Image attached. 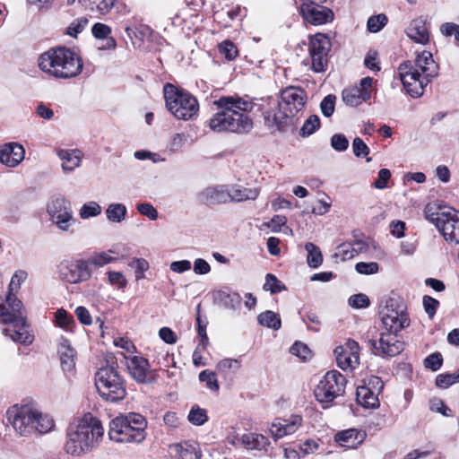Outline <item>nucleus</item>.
Listing matches in <instances>:
<instances>
[{
  "label": "nucleus",
  "mask_w": 459,
  "mask_h": 459,
  "mask_svg": "<svg viewBox=\"0 0 459 459\" xmlns=\"http://www.w3.org/2000/svg\"><path fill=\"white\" fill-rule=\"evenodd\" d=\"M219 52L229 61L235 59L238 54L237 46L230 40H224L219 44Z\"/></svg>",
  "instance_id": "nucleus-43"
},
{
  "label": "nucleus",
  "mask_w": 459,
  "mask_h": 459,
  "mask_svg": "<svg viewBox=\"0 0 459 459\" xmlns=\"http://www.w3.org/2000/svg\"><path fill=\"white\" fill-rule=\"evenodd\" d=\"M186 136L184 134H174L167 143V149L169 152H178L186 143Z\"/></svg>",
  "instance_id": "nucleus-45"
},
{
  "label": "nucleus",
  "mask_w": 459,
  "mask_h": 459,
  "mask_svg": "<svg viewBox=\"0 0 459 459\" xmlns=\"http://www.w3.org/2000/svg\"><path fill=\"white\" fill-rule=\"evenodd\" d=\"M365 437V432L359 431L356 429H349L338 432L334 437V440L341 446L346 448H357L363 443Z\"/></svg>",
  "instance_id": "nucleus-25"
},
{
  "label": "nucleus",
  "mask_w": 459,
  "mask_h": 459,
  "mask_svg": "<svg viewBox=\"0 0 459 459\" xmlns=\"http://www.w3.org/2000/svg\"><path fill=\"white\" fill-rule=\"evenodd\" d=\"M212 297L216 305L223 307L226 309L237 310L241 306V296L228 288L213 291Z\"/></svg>",
  "instance_id": "nucleus-23"
},
{
  "label": "nucleus",
  "mask_w": 459,
  "mask_h": 459,
  "mask_svg": "<svg viewBox=\"0 0 459 459\" xmlns=\"http://www.w3.org/2000/svg\"><path fill=\"white\" fill-rule=\"evenodd\" d=\"M352 150L356 157H366L369 153V148L359 137H355L352 141Z\"/></svg>",
  "instance_id": "nucleus-61"
},
{
  "label": "nucleus",
  "mask_w": 459,
  "mask_h": 459,
  "mask_svg": "<svg viewBox=\"0 0 459 459\" xmlns=\"http://www.w3.org/2000/svg\"><path fill=\"white\" fill-rule=\"evenodd\" d=\"M57 352L63 370L71 371L75 366V351L71 347L68 340L63 339L61 341Z\"/></svg>",
  "instance_id": "nucleus-27"
},
{
  "label": "nucleus",
  "mask_w": 459,
  "mask_h": 459,
  "mask_svg": "<svg viewBox=\"0 0 459 459\" xmlns=\"http://www.w3.org/2000/svg\"><path fill=\"white\" fill-rule=\"evenodd\" d=\"M440 31L445 37L455 36V41L459 46V25L454 22H445L440 26Z\"/></svg>",
  "instance_id": "nucleus-56"
},
{
  "label": "nucleus",
  "mask_w": 459,
  "mask_h": 459,
  "mask_svg": "<svg viewBox=\"0 0 459 459\" xmlns=\"http://www.w3.org/2000/svg\"><path fill=\"white\" fill-rule=\"evenodd\" d=\"M443 364V357L440 352H434L429 355L424 359V366L426 368L431 369L432 371L438 370Z\"/></svg>",
  "instance_id": "nucleus-50"
},
{
  "label": "nucleus",
  "mask_w": 459,
  "mask_h": 459,
  "mask_svg": "<svg viewBox=\"0 0 459 459\" xmlns=\"http://www.w3.org/2000/svg\"><path fill=\"white\" fill-rule=\"evenodd\" d=\"M240 368V361L235 359H221L216 366V368L220 372L226 373L230 370L237 371Z\"/></svg>",
  "instance_id": "nucleus-54"
},
{
  "label": "nucleus",
  "mask_w": 459,
  "mask_h": 459,
  "mask_svg": "<svg viewBox=\"0 0 459 459\" xmlns=\"http://www.w3.org/2000/svg\"><path fill=\"white\" fill-rule=\"evenodd\" d=\"M163 94L166 108L177 119L186 121L197 115L199 103L189 91L171 83H166L163 87Z\"/></svg>",
  "instance_id": "nucleus-9"
},
{
  "label": "nucleus",
  "mask_w": 459,
  "mask_h": 459,
  "mask_svg": "<svg viewBox=\"0 0 459 459\" xmlns=\"http://www.w3.org/2000/svg\"><path fill=\"white\" fill-rule=\"evenodd\" d=\"M58 277L70 284H79L91 279V268L82 258L63 260L57 267Z\"/></svg>",
  "instance_id": "nucleus-16"
},
{
  "label": "nucleus",
  "mask_w": 459,
  "mask_h": 459,
  "mask_svg": "<svg viewBox=\"0 0 459 459\" xmlns=\"http://www.w3.org/2000/svg\"><path fill=\"white\" fill-rule=\"evenodd\" d=\"M407 36L416 43L427 44L429 39L425 21L421 18L413 20L406 30Z\"/></svg>",
  "instance_id": "nucleus-26"
},
{
  "label": "nucleus",
  "mask_w": 459,
  "mask_h": 459,
  "mask_svg": "<svg viewBox=\"0 0 459 459\" xmlns=\"http://www.w3.org/2000/svg\"><path fill=\"white\" fill-rule=\"evenodd\" d=\"M112 255H117V251L113 248L107 251L93 252L84 260L87 263L88 268H91V266L100 268L117 260V257Z\"/></svg>",
  "instance_id": "nucleus-30"
},
{
  "label": "nucleus",
  "mask_w": 459,
  "mask_h": 459,
  "mask_svg": "<svg viewBox=\"0 0 459 459\" xmlns=\"http://www.w3.org/2000/svg\"><path fill=\"white\" fill-rule=\"evenodd\" d=\"M228 185L208 186L198 194V199L202 204L215 205L230 203Z\"/></svg>",
  "instance_id": "nucleus-19"
},
{
  "label": "nucleus",
  "mask_w": 459,
  "mask_h": 459,
  "mask_svg": "<svg viewBox=\"0 0 459 459\" xmlns=\"http://www.w3.org/2000/svg\"><path fill=\"white\" fill-rule=\"evenodd\" d=\"M422 303L425 312L428 314L429 317L432 319L436 315L439 301L430 296L425 295Z\"/></svg>",
  "instance_id": "nucleus-57"
},
{
  "label": "nucleus",
  "mask_w": 459,
  "mask_h": 459,
  "mask_svg": "<svg viewBox=\"0 0 459 459\" xmlns=\"http://www.w3.org/2000/svg\"><path fill=\"white\" fill-rule=\"evenodd\" d=\"M431 221L442 233L446 241L459 244V212L449 208L431 215Z\"/></svg>",
  "instance_id": "nucleus-15"
},
{
  "label": "nucleus",
  "mask_w": 459,
  "mask_h": 459,
  "mask_svg": "<svg viewBox=\"0 0 459 459\" xmlns=\"http://www.w3.org/2000/svg\"><path fill=\"white\" fill-rule=\"evenodd\" d=\"M213 105L218 111L209 120L212 131L245 134L252 130L253 120L247 115L255 106L251 100L238 95L221 96L213 101Z\"/></svg>",
  "instance_id": "nucleus-2"
},
{
  "label": "nucleus",
  "mask_w": 459,
  "mask_h": 459,
  "mask_svg": "<svg viewBox=\"0 0 459 459\" xmlns=\"http://www.w3.org/2000/svg\"><path fill=\"white\" fill-rule=\"evenodd\" d=\"M343 102L351 107H357L371 98V93L360 92L357 86L346 88L342 92Z\"/></svg>",
  "instance_id": "nucleus-32"
},
{
  "label": "nucleus",
  "mask_w": 459,
  "mask_h": 459,
  "mask_svg": "<svg viewBox=\"0 0 459 459\" xmlns=\"http://www.w3.org/2000/svg\"><path fill=\"white\" fill-rule=\"evenodd\" d=\"M91 32L96 39H102L109 36L111 29L104 23L97 22L92 26Z\"/></svg>",
  "instance_id": "nucleus-64"
},
{
  "label": "nucleus",
  "mask_w": 459,
  "mask_h": 459,
  "mask_svg": "<svg viewBox=\"0 0 459 459\" xmlns=\"http://www.w3.org/2000/svg\"><path fill=\"white\" fill-rule=\"evenodd\" d=\"M307 92L290 86L281 91L280 100L269 98L268 108L263 110L264 125L280 133L293 132L299 124V113L307 102Z\"/></svg>",
  "instance_id": "nucleus-1"
},
{
  "label": "nucleus",
  "mask_w": 459,
  "mask_h": 459,
  "mask_svg": "<svg viewBox=\"0 0 459 459\" xmlns=\"http://www.w3.org/2000/svg\"><path fill=\"white\" fill-rule=\"evenodd\" d=\"M300 13L306 22L313 25H322L333 19V13L331 9L313 1L304 2L300 5Z\"/></svg>",
  "instance_id": "nucleus-17"
},
{
  "label": "nucleus",
  "mask_w": 459,
  "mask_h": 459,
  "mask_svg": "<svg viewBox=\"0 0 459 459\" xmlns=\"http://www.w3.org/2000/svg\"><path fill=\"white\" fill-rule=\"evenodd\" d=\"M199 380L205 382L206 387L212 391L219 390V384L214 372L209 370H203L199 374Z\"/></svg>",
  "instance_id": "nucleus-48"
},
{
  "label": "nucleus",
  "mask_w": 459,
  "mask_h": 459,
  "mask_svg": "<svg viewBox=\"0 0 459 459\" xmlns=\"http://www.w3.org/2000/svg\"><path fill=\"white\" fill-rule=\"evenodd\" d=\"M331 146L336 152H344L349 147V141L342 134H334L331 137Z\"/></svg>",
  "instance_id": "nucleus-52"
},
{
  "label": "nucleus",
  "mask_w": 459,
  "mask_h": 459,
  "mask_svg": "<svg viewBox=\"0 0 459 459\" xmlns=\"http://www.w3.org/2000/svg\"><path fill=\"white\" fill-rule=\"evenodd\" d=\"M285 285L279 281L275 275L267 273L265 276V283L264 284V290L270 291L272 294H276L285 290Z\"/></svg>",
  "instance_id": "nucleus-41"
},
{
  "label": "nucleus",
  "mask_w": 459,
  "mask_h": 459,
  "mask_svg": "<svg viewBox=\"0 0 459 459\" xmlns=\"http://www.w3.org/2000/svg\"><path fill=\"white\" fill-rule=\"evenodd\" d=\"M56 323L59 327L67 329L73 324L74 317L69 315L65 309L60 308L56 312Z\"/></svg>",
  "instance_id": "nucleus-58"
},
{
  "label": "nucleus",
  "mask_w": 459,
  "mask_h": 459,
  "mask_svg": "<svg viewBox=\"0 0 459 459\" xmlns=\"http://www.w3.org/2000/svg\"><path fill=\"white\" fill-rule=\"evenodd\" d=\"M377 328L373 327L367 333V342L372 349L373 353L383 358L394 357L400 354L404 349V342L398 339L396 333L383 332L377 341Z\"/></svg>",
  "instance_id": "nucleus-12"
},
{
  "label": "nucleus",
  "mask_w": 459,
  "mask_h": 459,
  "mask_svg": "<svg viewBox=\"0 0 459 459\" xmlns=\"http://www.w3.org/2000/svg\"><path fill=\"white\" fill-rule=\"evenodd\" d=\"M101 206L96 202H89L84 204L80 209V216L82 219H89L100 214Z\"/></svg>",
  "instance_id": "nucleus-44"
},
{
  "label": "nucleus",
  "mask_w": 459,
  "mask_h": 459,
  "mask_svg": "<svg viewBox=\"0 0 459 459\" xmlns=\"http://www.w3.org/2000/svg\"><path fill=\"white\" fill-rule=\"evenodd\" d=\"M397 72L407 93L412 98H418L423 94L424 88L437 75L438 65L430 52L422 51L414 60L401 63Z\"/></svg>",
  "instance_id": "nucleus-4"
},
{
  "label": "nucleus",
  "mask_w": 459,
  "mask_h": 459,
  "mask_svg": "<svg viewBox=\"0 0 459 459\" xmlns=\"http://www.w3.org/2000/svg\"><path fill=\"white\" fill-rule=\"evenodd\" d=\"M455 383L457 381L454 373L439 374L436 377V385L440 388H447Z\"/></svg>",
  "instance_id": "nucleus-62"
},
{
  "label": "nucleus",
  "mask_w": 459,
  "mask_h": 459,
  "mask_svg": "<svg viewBox=\"0 0 459 459\" xmlns=\"http://www.w3.org/2000/svg\"><path fill=\"white\" fill-rule=\"evenodd\" d=\"M88 19L85 17H81L74 22H71V24L66 29V33L71 37H76L77 34L82 32L86 25L88 24Z\"/></svg>",
  "instance_id": "nucleus-49"
},
{
  "label": "nucleus",
  "mask_w": 459,
  "mask_h": 459,
  "mask_svg": "<svg viewBox=\"0 0 459 459\" xmlns=\"http://www.w3.org/2000/svg\"><path fill=\"white\" fill-rule=\"evenodd\" d=\"M127 369L132 378L139 384L151 382L152 371L147 359L141 356H134L127 361Z\"/></svg>",
  "instance_id": "nucleus-20"
},
{
  "label": "nucleus",
  "mask_w": 459,
  "mask_h": 459,
  "mask_svg": "<svg viewBox=\"0 0 459 459\" xmlns=\"http://www.w3.org/2000/svg\"><path fill=\"white\" fill-rule=\"evenodd\" d=\"M356 400L359 404L368 409H376L379 406L377 394L366 385L359 386L356 391Z\"/></svg>",
  "instance_id": "nucleus-31"
},
{
  "label": "nucleus",
  "mask_w": 459,
  "mask_h": 459,
  "mask_svg": "<svg viewBox=\"0 0 459 459\" xmlns=\"http://www.w3.org/2000/svg\"><path fill=\"white\" fill-rule=\"evenodd\" d=\"M56 154L62 160L61 168L65 173L72 172L79 168L83 156L78 149H56Z\"/></svg>",
  "instance_id": "nucleus-24"
},
{
  "label": "nucleus",
  "mask_w": 459,
  "mask_h": 459,
  "mask_svg": "<svg viewBox=\"0 0 459 459\" xmlns=\"http://www.w3.org/2000/svg\"><path fill=\"white\" fill-rule=\"evenodd\" d=\"M355 269L360 274L369 275L377 273L378 272L379 265L376 262H359L356 264Z\"/></svg>",
  "instance_id": "nucleus-59"
},
{
  "label": "nucleus",
  "mask_w": 459,
  "mask_h": 459,
  "mask_svg": "<svg viewBox=\"0 0 459 459\" xmlns=\"http://www.w3.org/2000/svg\"><path fill=\"white\" fill-rule=\"evenodd\" d=\"M230 202H244L255 200L259 195L258 188H247L238 185H228Z\"/></svg>",
  "instance_id": "nucleus-29"
},
{
  "label": "nucleus",
  "mask_w": 459,
  "mask_h": 459,
  "mask_svg": "<svg viewBox=\"0 0 459 459\" xmlns=\"http://www.w3.org/2000/svg\"><path fill=\"white\" fill-rule=\"evenodd\" d=\"M103 434L104 429L100 420L91 413H85L68 426L65 450L73 456L84 455L100 441Z\"/></svg>",
  "instance_id": "nucleus-5"
},
{
  "label": "nucleus",
  "mask_w": 459,
  "mask_h": 459,
  "mask_svg": "<svg viewBox=\"0 0 459 459\" xmlns=\"http://www.w3.org/2000/svg\"><path fill=\"white\" fill-rule=\"evenodd\" d=\"M320 127V119L316 115H311L300 128L299 134L303 137L309 136Z\"/></svg>",
  "instance_id": "nucleus-40"
},
{
  "label": "nucleus",
  "mask_w": 459,
  "mask_h": 459,
  "mask_svg": "<svg viewBox=\"0 0 459 459\" xmlns=\"http://www.w3.org/2000/svg\"><path fill=\"white\" fill-rule=\"evenodd\" d=\"M387 17L384 13H380L377 15H373L368 18L367 22L368 30L370 32L376 33L378 32L385 26L387 23Z\"/></svg>",
  "instance_id": "nucleus-42"
},
{
  "label": "nucleus",
  "mask_w": 459,
  "mask_h": 459,
  "mask_svg": "<svg viewBox=\"0 0 459 459\" xmlns=\"http://www.w3.org/2000/svg\"><path fill=\"white\" fill-rule=\"evenodd\" d=\"M8 421L21 436H30L35 431L45 434L54 427V420L47 414L30 406H13L7 411Z\"/></svg>",
  "instance_id": "nucleus-7"
},
{
  "label": "nucleus",
  "mask_w": 459,
  "mask_h": 459,
  "mask_svg": "<svg viewBox=\"0 0 459 459\" xmlns=\"http://www.w3.org/2000/svg\"><path fill=\"white\" fill-rule=\"evenodd\" d=\"M39 66L50 75L59 79L77 76L82 69L79 56L65 47L52 48L39 57Z\"/></svg>",
  "instance_id": "nucleus-6"
},
{
  "label": "nucleus",
  "mask_w": 459,
  "mask_h": 459,
  "mask_svg": "<svg viewBox=\"0 0 459 459\" xmlns=\"http://www.w3.org/2000/svg\"><path fill=\"white\" fill-rule=\"evenodd\" d=\"M136 209L139 213L146 216L152 221H156L159 217L158 211L150 203H141L136 205Z\"/></svg>",
  "instance_id": "nucleus-53"
},
{
  "label": "nucleus",
  "mask_w": 459,
  "mask_h": 459,
  "mask_svg": "<svg viewBox=\"0 0 459 459\" xmlns=\"http://www.w3.org/2000/svg\"><path fill=\"white\" fill-rule=\"evenodd\" d=\"M99 394L108 402H117L126 394V382L114 365L101 367L95 374Z\"/></svg>",
  "instance_id": "nucleus-10"
},
{
  "label": "nucleus",
  "mask_w": 459,
  "mask_h": 459,
  "mask_svg": "<svg viewBox=\"0 0 459 459\" xmlns=\"http://www.w3.org/2000/svg\"><path fill=\"white\" fill-rule=\"evenodd\" d=\"M334 355L338 367L343 370L354 368L355 366L359 364V361H354V358L351 357V354L342 347H336L334 349Z\"/></svg>",
  "instance_id": "nucleus-35"
},
{
  "label": "nucleus",
  "mask_w": 459,
  "mask_h": 459,
  "mask_svg": "<svg viewBox=\"0 0 459 459\" xmlns=\"http://www.w3.org/2000/svg\"><path fill=\"white\" fill-rule=\"evenodd\" d=\"M391 178V172L387 169H381L378 171L377 178L373 183V186L377 189H385L387 187V182Z\"/></svg>",
  "instance_id": "nucleus-63"
},
{
  "label": "nucleus",
  "mask_w": 459,
  "mask_h": 459,
  "mask_svg": "<svg viewBox=\"0 0 459 459\" xmlns=\"http://www.w3.org/2000/svg\"><path fill=\"white\" fill-rule=\"evenodd\" d=\"M24 155V148L17 143H9L0 147V161L8 167L17 166L23 160Z\"/></svg>",
  "instance_id": "nucleus-22"
},
{
  "label": "nucleus",
  "mask_w": 459,
  "mask_h": 459,
  "mask_svg": "<svg viewBox=\"0 0 459 459\" xmlns=\"http://www.w3.org/2000/svg\"><path fill=\"white\" fill-rule=\"evenodd\" d=\"M238 441L243 446L250 450H266L267 446L270 445L267 437L257 433L244 434L238 439Z\"/></svg>",
  "instance_id": "nucleus-28"
},
{
  "label": "nucleus",
  "mask_w": 459,
  "mask_h": 459,
  "mask_svg": "<svg viewBox=\"0 0 459 459\" xmlns=\"http://www.w3.org/2000/svg\"><path fill=\"white\" fill-rule=\"evenodd\" d=\"M187 420L195 426H202L208 421L207 411L195 404L188 413Z\"/></svg>",
  "instance_id": "nucleus-39"
},
{
  "label": "nucleus",
  "mask_w": 459,
  "mask_h": 459,
  "mask_svg": "<svg viewBox=\"0 0 459 459\" xmlns=\"http://www.w3.org/2000/svg\"><path fill=\"white\" fill-rule=\"evenodd\" d=\"M127 213V209L126 205L122 204H110L107 210L106 215L109 221L112 222H121L125 220Z\"/></svg>",
  "instance_id": "nucleus-37"
},
{
  "label": "nucleus",
  "mask_w": 459,
  "mask_h": 459,
  "mask_svg": "<svg viewBox=\"0 0 459 459\" xmlns=\"http://www.w3.org/2000/svg\"><path fill=\"white\" fill-rule=\"evenodd\" d=\"M258 323L265 327L278 330L281 328V322L279 314L272 310H266L257 316Z\"/></svg>",
  "instance_id": "nucleus-36"
},
{
  "label": "nucleus",
  "mask_w": 459,
  "mask_h": 459,
  "mask_svg": "<svg viewBox=\"0 0 459 459\" xmlns=\"http://www.w3.org/2000/svg\"><path fill=\"white\" fill-rule=\"evenodd\" d=\"M336 96L333 94H329L325 96L320 103V109L322 114L325 117H330L333 112L335 108Z\"/></svg>",
  "instance_id": "nucleus-47"
},
{
  "label": "nucleus",
  "mask_w": 459,
  "mask_h": 459,
  "mask_svg": "<svg viewBox=\"0 0 459 459\" xmlns=\"http://www.w3.org/2000/svg\"><path fill=\"white\" fill-rule=\"evenodd\" d=\"M169 454L176 459H201L202 451L195 442L185 441L171 444L169 447Z\"/></svg>",
  "instance_id": "nucleus-21"
},
{
  "label": "nucleus",
  "mask_w": 459,
  "mask_h": 459,
  "mask_svg": "<svg viewBox=\"0 0 459 459\" xmlns=\"http://www.w3.org/2000/svg\"><path fill=\"white\" fill-rule=\"evenodd\" d=\"M147 420L140 413L121 414L109 423L108 437L117 443H142L146 437Z\"/></svg>",
  "instance_id": "nucleus-8"
},
{
  "label": "nucleus",
  "mask_w": 459,
  "mask_h": 459,
  "mask_svg": "<svg viewBox=\"0 0 459 459\" xmlns=\"http://www.w3.org/2000/svg\"><path fill=\"white\" fill-rule=\"evenodd\" d=\"M346 378L337 370L328 371L315 389L316 400L329 403L345 391Z\"/></svg>",
  "instance_id": "nucleus-14"
},
{
  "label": "nucleus",
  "mask_w": 459,
  "mask_h": 459,
  "mask_svg": "<svg viewBox=\"0 0 459 459\" xmlns=\"http://www.w3.org/2000/svg\"><path fill=\"white\" fill-rule=\"evenodd\" d=\"M290 352L292 355H295L304 360L308 359L311 356V351H310L309 348L306 344H304L300 342H296L290 348Z\"/></svg>",
  "instance_id": "nucleus-51"
},
{
  "label": "nucleus",
  "mask_w": 459,
  "mask_h": 459,
  "mask_svg": "<svg viewBox=\"0 0 459 459\" xmlns=\"http://www.w3.org/2000/svg\"><path fill=\"white\" fill-rule=\"evenodd\" d=\"M305 249L307 252V262L312 268H317L323 262V255L318 247L311 242L305 245Z\"/></svg>",
  "instance_id": "nucleus-38"
},
{
  "label": "nucleus",
  "mask_w": 459,
  "mask_h": 459,
  "mask_svg": "<svg viewBox=\"0 0 459 459\" xmlns=\"http://www.w3.org/2000/svg\"><path fill=\"white\" fill-rule=\"evenodd\" d=\"M351 246V255H348V250L345 249V247L348 246L346 244H343L342 246V251L345 255V256H347L348 258H351L353 257L355 255H358L359 253H364L368 250V245L366 241L362 240V239H355L351 244H350Z\"/></svg>",
  "instance_id": "nucleus-46"
},
{
  "label": "nucleus",
  "mask_w": 459,
  "mask_h": 459,
  "mask_svg": "<svg viewBox=\"0 0 459 459\" xmlns=\"http://www.w3.org/2000/svg\"><path fill=\"white\" fill-rule=\"evenodd\" d=\"M405 310L406 307L400 298L391 297L386 299L385 305L379 312L385 331L398 333L409 326L410 319Z\"/></svg>",
  "instance_id": "nucleus-11"
},
{
  "label": "nucleus",
  "mask_w": 459,
  "mask_h": 459,
  "mask_svg": "<svg viewBox=\"0 0 459 459\" xmlns=\"http://www.w3.org/2000/svg\"><path fill=\"white\" fill-rule=\"evenodd\" d=\"M302 421V417L299 415H291L286 419H276L271 425V435L275 440L292 435L301 427Z\"/></svg>",
  "instance_id": "nucleus-18"
},
{
  "label": "nucleus",
  "mask_w": 459,
  "mask_h": 459,
  "mask_svg": "<svg viewBox=\"0 0 459 459\" xmlns=\"http://www.w3.org/2000/svg\"><path fill=\"white\" fill-rule=\"evenodd\" d=\"M82 6L91 11H98L101 14L108 13L114 6L117 0H78ZM75 0H67L68 4H73Z\"/></svg>",
  "instance_id": "nucleus-33"
},
{
  "label": "nucleus",
  "mask_w": 459,
  "mask_h": 459,
  "mask_svg": "<svg viewBox=\"0 0 459 459\" xmlns=\"http://www.w3.org/2000/svg\"><path fill=\"white\" fill-rule=\"evenodd\" d=\"M312 61V70L316 73L325 71L327 64V54H309Z\"/></svg>",
  "instance_id": "nucleus-55"
},
{
  "label": "nucleus",
  "mask_w": 459,
  "mask_h": 459,
  "mask_svg": "<svg viewBox=\"0 0 459 459\" xmlns=\"http://www.w3.org/2000/svg\"><path fill=\"white\" fill-rule=\"evenodd\" d=\"M330 40L323 34L311 38L308 47L309 54H327L330 50Z\"/></svg>",
  "instance_id": "nucleus-34"
},
{
  "label": "nucleus",
  "mask_w": 459,
  "mask_h": 459,
  "mask_svg": "<svg viewBox=\"0 0 459 459\" xmlns=\"http://www.w3.org/2000/svg\"><path fill=\"white\" fill-rule=\"evenodd\" d=\"M47 212L52 223L65 232L72 231L77 221L74 217L71 203L62 195H54L50 198Z\"/></svg>",
  "instance_id": "nucleus-13"
},
{
  "label": "nucleus",
  "mask_w": 459,
  "mask_h": 459,
  "mask_svg": "<svg viewBox=\"0 0 459 459\" xmlns=\"http://www.w3.org/2000/svg\"><path fill=\"white\" fill-rule=\"evenodd\" d=\"M369 304L368 297L363 293L355 294L349 298V305L354 308H365Z\"/></svg>",
  "instance_id": "nucleus-60"
},
{
  "label": "nucleus",
  "mask_w": 459,
  "mask_h": 459,
  "mask_svg": "<svg viewBox=\"0 0 459 459\" xmlns=\"http://www.w3.org/2000/svg\"><path fill=\"white\" fill-rule=\"evenodd\" d=\"M26 278L25 271L15 272L9 284V292L5 299L6 305L0 304V323L13 325L12 329L4 328L3 333L14 342L22 344L31 343L33 338L28 331L27 316L22 302L12 291L13 289H20Z\"/></svg>",
  "instance_id": "nucleus-3"
}]
</instances>
